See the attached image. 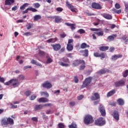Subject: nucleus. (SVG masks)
Listing matches in <instances>:
<instances>
[{"label":"nucleus","instance_id":"1","mask_svg":"<svg viewBox=\"0 0 128 128\" xmlns=\"http://www.w3.org/2000/svg\"><path fill=\"white\" fill-rule=\"evenodd\" d=\"M12 86H18L20 84L18 82V80L17 78H12L9 81L5 82V86H10V84H12Z\"/></svg>","mask_w":128,"mask_h":128},{"label":"nucleus","instance_id":"2","mask_svg":"<svg viewBox=\"0 0 128 128\" xmlns=\"http://www.w3.org/2000/svg\"><path fill=\"white\" fill-rule=\"evenodd\" d=\"M106 120H104V118L100 117L98 119L95 120V126H102L106 124Z\"/></svg>","mask_w":128,"mask_h":128},{"label":"nucleus","instance_id":"3","mask_svg":"<svg viewBox=\"0 0 128 128\" xmlns=\"http://www.w3.org/2000/svg\"><path fill=\"white\" fill-rule=\"evenodd\" d=\"M94 117L90 115H86L84 118V123L85 124H90L94 122Z\"/></svg>","mask_w":128,"mask_h":128},{"label":"nucleus","instance_id":"4","mask_svg":"<svg viewBox=\"0 0 128 128\" xmlns=\"http://www.w3.org/2000/svg\"><path fill=\"white\" fill-rule=\"evenodd\" d=\"M92 76H89L86 78L82 83L81 88H86L88 86H89L90 82H92Z\"/></svg>","mask_w":128,"mask_h":128},{"label":"nucleus","instance_id":"5","mask_svg":"<svg viewBox=\"0 0 128 128\" xmlns=\"http://www.w3.org/2000/svg\"><path fill=\"white\" fill-rule=\"evenodd\" d=\"M62 60L64 62H59L58 64L60 66H70V64H70V60L68 58L64 57L62 58Z\"/></svg>","mask_w":128,"mask_h":128},{"label":"nucleus","instance_id":"6","mask_svg":"<svg viewBox=\"0 0 128 128\" xmlns=\"http://www.w3.org/2000/svg\"><path fill=\"white\" fill-rule=\"evenodd\" d=\"M74 40L69 39L66 46V50L68 52H72L74 50Z\"/></svg>","mask_w":128,"mask_h":128},{"label":"nucleus","instance_id":"7","mask_svg":"<svg viewBox=\"0 0 128 128\" xmlns=\"http://www.w3.org/2000/svg\"><path fill=\"white\" fill-rule=\"evenodd\" d=\"M114 84L116 88H120V86H126V82L124 80H122L114 82Z\"/></svg>","mask_w":128,"mask_h":128},{"label":"nucleus","instance_id":"8","mask_svg":"<svg viewBox=\"0 0 128 128\" xmlns=\"http://www.w3.org/2000/svg\"><path fill=\"white\" fill-rule=\"evenodd\" d=\"M82 64H86V62L84 60H77L73 61L72 66H78V65Z\"/></svg>","mask_w":128,"mask_h":128},{"label":"nucleus","instance_id":"9","mask_svg":"<svg viewBox=\"0 0 128 128\" xmlns=\"http://www.w3.org/2000/svg\"><path fill=\"white\" fill-rule=\"evenodd\" d=\"M94 56L95 58H100L101 60H102V58H106V54L104 52L100 54L99 52H96L94 54Z\"/></svg>","mask_w":128,"mask_h":128},{"label":"nucleus","instance_id":"10","mask_svg":"<svg viewBox=\"0 0 128 128\" xmlns=\"http://www.w3.org/2000/svg\"><path fill=\"white\" fill-rule=\"evenodd\" d=\"M91 6L92 8H94V10H102V6L100 4L96 2H93Z\"/></svg>","mask_w":128,"mask_h":128},{"label":"nucleus","instance_id":"11","mask_svg":"<svg viewBox=\"0 0 128 128\" xmlns=\"http://www.w3.org/2000/svg\"><path fill=\"white\" fill-rule=\"evenodd\" d=\"M42 86L43 88H45L48 90H50V88H52V83L48 81L45 82L42 84Z\"/></svg>","mask_w":128,"mask_h":128},{"label":"nucleus","instance_id":"12","mask_svg":"<svg viewBox=\"0 0 128 128\" xmlns=\"http://www.w3.org/2000/svg\"><path fill=\"white\" fill-rule=\"evenodd\" d=\"M48 18H54L55 22L56 24H60V22H62V20L60 16H50L48 17Z\"/></svg>","mask_w":128,"mask_h":128},{"label":"nucleus","instance_id":"13","mask_svg":"<svg viewBox=\"0 0 128 128\" xmlns=\"http://www.w3.org/2000/svg\"><path fill=\"white\" fill-rule=\"evenodd\" d=\"M112 116L116 120L117 122L120 120V114H118V111L114 110L112 114Z\"/></svg>","mask_w":128,"mask_h":128},{"label":"nucleus","instance_id":"14","mask_svg":"<svg viewBox=\"0 0 128 128\" xmlns=\"http://www.w3.org/2000/svg\"><path fill=\"white\" fill-rule=\"evenodd\" d=\"M66 5L68 8L70 10L71 12H76V8L72 5L70 4V2L68 1L66 2Z\"/></svg>","mask_w":128,"mask_h":128},{"label":"nucleus","instance_id":"15","mask_svg":"<svg viewBox=\"0 0 128 128\" xmlns=\"http://www.w3.org/2000/svg\"><path fill=\"white\" fill-rule=\"evenodd\" d=\"M51 46L52 47L54 50H55V52H58V50H60L62 48V46L60 44H52Z\"/></svg>","mask_w":128,"mask_h":128},{"label":"nucleus","instance_id":"16","mask_svg":"<svg viewBox=\"0 0 128 128\" xmlns=\"http://www.w3.org/2000/svg\"><path fill=\"white\" fill-rule=\"evenodd\" d=\"M94 96H92L90 98L92 100H100V94L98 92H95L94 94Z\"/></svg>","mask_w":128,"mask_h":128},{"label":"nucleus","instance_id":"17","mask_svg":"<svg viewBox=\"0 0 128 128\" xmlns=\"http://www.w3.org/2000/svg\"><path fill=\"white\" fill-rule=\"evenodd\" d=\"M99 110L102 116H106V113L104 107L101 105Z\"/></svg>","mask_w":128,"mask_h":128},{"label":"nucleus","instance_id":"18","mask_svg":"<svg viewBox=\"0 0 128 128\" xmlns=\"http://www.w3.org/2000/svg\"><path fill=\"white\" fill-rule=\"evenodd\" d=\"M106 72H110L108 69L103 68L98 72V74H106Z\"/></svg>","mask_w":128,"mask_h":128},{"label":"nucleus","instance_id":"19","mask_svg":"<svg viewBox=\"0 0 128 128\" xmlns=\"http://www.w3.org/2000/svg\"><path fill=\"white\" fill-rule=\"evenodd\" d=\"M122 54H114L112 56V60H116L118 58H122Z\"/></svg>","mask_w":128,"mask_h":128},{"label":"nucleus","instance_id":"20","mask_svg":"<svg viewBox=\"0 0 128 128\" xmlns=\"http://www.w3.org/2000/svg\"><path fill=\"white\" fill-rule=\"evenodd\" d=\"M116 36H117V35L116 34L108 36L107 38V40L108 42H112V40H114V38H116Z\"/></svg>","mask_w":128,"mask_h":128},{"label":"nucleus","instance_id":"21","mask_svg":"<svg viewBox=\"0 0 128 128\" xmlns=\"http://www.w3.org/2000/svg\"><path fill=\"white\" fill-rule=\"evenodd\" d=\"M50 100H48V98H40L38 99V102H48Z\"/></svg>","mask_w":128,"mask_h":128},{"label":"nucleus","instance_id":"22","mask_svg":"<svg viewBox=\"0 0 128 128\" xmlns=\"http://www.w3.org/2000/svg\"><path fill=\"white\" fill-rule=\"evenodd\" d=\"M102 16L106 20H112V16L110 14H102Z\"/></svg>","mask_w":128,"mask_h":128},{"label":"nucleus","instance_id":"23","mask_svg":"<svg viewBox=\"0 0 128 128\" xmlns=\"http://www.w3.org/2000/svg\"><path fill=\"white\" fill-rule=\"evenodd\" d=\"M65 24L67 26H70L72 30H76V24H70L68 22H66Z\"/></svg>","mask_w":128,"mask_h":128},{"label":"nucleus","instance_id":"24","mask_svg":"<svg viewBox=\"0 0 128 128\" xmlns=\"http://www.w3.org/2000/svg\"><path fill=\"white\" fill-rule=\"evenodd\" d=\"M12 4H14V0H5V6H12Z\"/></svg>","mask_w":128,"mask_h":128},{"label":"nucleus","instance_id":"25","mask_svg":"<svg viewBox=\"0 0 128 128\" xmlns=\"http://www.w3.org/2000/svg\"><path fill=\"white\" fill-rule=\"evenodd\" d=\"M117 104L119 106H124V100L122 98H119L117 100Z\"/></svg>","mask_w":128,"mask_h":128},{"label":"nucleus","instance_id":"26","mask_svg":"<svg viewBox=\"0 0 128 128\" xmlns=\"http://www.w3.org/2000/svg\"><path fill=\"white\" fill-rule=\"evenodd\" d=\"M44 108V105L42 104H38L36 105L34 107L35 110H42Z\"/></svg>","mask_w":128,"mask_h":128},{"label":"nucleus","instance_id":"27","mask_svg":"<svg viewBox=\"0 0 128 128\" xmlns=\"http://www.w3.org/2000/svg\"><path fill=\"white\" fill-rule=\"evenodd\" d=\"M116 94V90H110V92H108L106 96L108 98H110V96H114Z\"/></svg>","mask_w":128,"mask_h":128},{"label":"nucleus","instance_id":"28","mask_svg":"<svg viewBox=\"0 0 128 128\" xmlns=\"http://www.w3.org/2000/svg\"><path fill=\"white\" fill-rule=\"evenodd\" d=\"M31 64H36V66H40V68H42V64L38 62H36V60H31Z\"/></svg>","mask_w":128,"mask_h":128},{"label":"nucleus","instance_id":"29","mask_svg":"<svg viewBox=\"0 0 128 128\" xmlns=\"http://www.w3.org/2000/svg\"><path fill=\"white\" fill-rule=\"evenodd\" d=\"M108 46H102L100 47L99 50L100 52H106V50H108Z\"/></svg>","mask_w":128,"mask_h":128},{"label":"nucleus","instance_id":"30","mask_svg":"<svg viewBox=\"0 0 128 128\" xmlns=\"http://www.w3.org/2000/svg\"><path fill=\"white\" fill-rule=\"evenodd\" d=\"M7 122L8 123V124H10L12 126V124H14V119L8 118H7Z\"/></svg>","mask_w":128,"mask_h":128},{"label":"nucleus","instance_id":"31","mask_svg":"<svg viewBox=\"0 0 128 128\" xmlns=\"http://www.w3.org/2000/svg\"><path fill=\"white\" fill-rule=\"evenodd\" d=\"M122 38L123 40H126L124 42V44H127L128 42V36H126V35L122 36Z\"/></svg>","mask_w":128,"mask_h":128},{"label":"nucleus","instance_id":"32","mask_svg":"<svg viewBox=\"0 0 128 128\" xmlns=\"http://www.w3.org/2000/svg\"><path fill=\"white\" fill-rule=\"evenodd\" d=\"M90 48V45H88L86 43H82L80 46V48Z\"/></svg>","mask_w":128,"mask_h":128},{"label":"nucleus","instance_id":"33","mask_svg":"<svg viewBox=\"0 0 128 128\" xmlns=\"http://www.w3.org/2000/svg\"><path fill=\"white\" fill-rule=\"evenodd\" d=\"M58 40V38H50L46 40V42L50 44V42H56Z\"/></svg>","mask_w":128,"mask_h":128},{"label":"nucleus","instance_id":"34","mask_svg":"<svg viewBox=\"0 0 128 128\" xmlns=\"http://www.w3.org/2000/svg\"><path fill=\"white\" fill-rule=\"evenodd\" d=\"M42 18V16L40 15H36L34 16V22H36V20H40Z\"/></svg>","mask_w":128,"mask_h":128},{"label":"nucleus","instance_id":"35","mask_svg":"<svg viewBox=\"0 0 128 128\" xmlns=\"http://www.w3.org/2000/svg\"><path fill=\"white\" fill-rule=\"evenodd\" d=\"M99 32H94V34L98 36H104V31L101 30Z\"/></svg>","mask_w":128,"mask_h":128},{"label":"nucleus","instance_id":"36","mask_svg":"<svg viewBox=\"0 0 128 128\" xmlns=\"http://www.w3.org/2000/svg\"><path fill=\"white\" fill-rule=\"evenodd\" d=\"M30 4H28V3H25L22 6H21L20 7V10H24V8H26V6H29Z\"/></svg>","mask_w":128,"mask_h":128},{"label":"nucleus","instance_id":"37","mask_svg":"<svg viewBox=\"0 0 128 128\" xmlns=\"http://www.w3.org/2000/svg\"><path fill=\"white\" fill-rule=\"evenodd\" d=\"M1 122L2 126H8V120L6 119H2Z\"/></svg>","mask_w":128,"mask_h":128},{"label":"nucleus","instance_id":"38","mask_svg":"<svg viewBox=\"0 0 128 128\" xmlns=\"http://www.w3.org/2000/svg\"><path fill=\"white\" fill-rule=\"evenodd\" d=\"M83 54L84 56H88V49H86L85 50H83Z\"/></svg>","mask_w":128,"mask_h":128},{"label":"nucleus","instance_id":"39","mask_svg":"<svg viewBox=\"0 0 128 128\" xmlns=\"http://www.w3.org/2000/svg\"><path fill=\"white\" fill-rule=\"evenodd\" d=\"M18 78H19L20 80H24L26 78V76L24 74H20L18 76Z\"/></svg>","mask_w":128,"mask_h":128},{"label":"nucleus","instance_id":"40","mask_svg":"<svg viewBox=\"0 0 128 128\" xmlns=\"http://www.w3.org/2000/svg\"><path fill=\"white\" fill-rule=\"evenodd\" d=\"M40 94L41 96H46V98H48V96H50L48 93L46 92H41Z\"/></svg>","mask_w":128,"mask_h":128},{"label":"nucleus","instance_id":"41","mask_svg":"<svg viewBox=\"0 0 128 128\" xmlns=\"http://www.w3.org/2000/svg\"><path fill=\"white\" fill-rule=\"evenodd\" d=\"M32 94V91L28 90L25 92L24 94L26 96H30V94Z\"/></svg>","mask_w":128,"mask_h":128},{"label":"nucleus","instance_id":"42","mask_svg":"<svg viewBox=\"0 0 128 128\" xmlns=\"http://www.w3.org/2000/svg\"><path fill=\"white\" fill-rule=\"evenodd\" d=\"M33 6H34V8H40V4L38 3H34L33 4Z\"/></svg>","mask_w":128,"mask_h":128},{"label":"nucleus","instance_id":"43","mask_svg":"<svg viewBox=\"0 0 128 128\" xmlns=\"http://www.w3.org/2000/svg\"><path fill=\"white\" fill-rule=\"evenodd\" d=\"M90 30H92V32H98L102 30V28H91Z\"/></svg>","mask_w":128,"mask_h":128},{"label":"nucleus","instance_id":"44","mask_svg":"<svg viewBox=\"0 0 128 128\" xmlns=\"http://www.w3.org/2000/svg\"><path fill=\"white\" fill-rule=\"evenodd\" d=\"M123 77L126 78L128 76V70H126L124 71V72L123 74Z\"/></svg>","mask_w":128,"mask_h":128},{"label":"nucleus","instance_id":"45","mask_svg":"<svg viewBox=\"0 0 128 128\" xmlns=\"http://www.w3.org/2000/svg\"><path fill=\"white\" fill-rule=\"evenodd\" d=\"M36 98V94L32 95L30 98V100H34Z\"/></svg>","mask_w":128,"mask_h":128},{"label":"nucleus","instance_id":"46","mask_svg":"<svg viewBox=\"0 0 128 128\" xmlns=\"http://www.w3.org/2000/svg\"><path fill=\"white\" fill-rule=\"evenodd\" d=\"M40 56H44L46 54L44 53V52L42 50H40L38 52Z\"/></svg>","mask_w":128,"mask_h":128},{"label":"nucleus","instance_id":"47","mask_svg":"<svg viewBox=\"0 0 128 128\" xmlns=\"http://www.w3.org/2000/svg\"><path fill=\"white\" fill-rule=\"evenodd\" d=\"M78 32H80V34H86V31L84 29H80L78 30Z\"/></svg>","mask_w":128,"mask_h":128},{"label":"nucleus","instance_id":"48","mask_svg":"<svg viewBox=\"0 0 128 128\" xmlns=\"http://www.w3.org/2000/svg\"><path fill=\"white\" fill-rule=\"evenodd\" d=\"M42 118L44 120H48V116H46V114H44V113H43Z\"/></svg>","mask_w":128,"mask_h":128},{"label":"nucleus","instance_id":"49","mask_svg":"<svg viewBox=\"0 0 128 128\" xmlns=\"http://www.w3.org/2000/svg\"><path fill=\"white\" fill-rule=\"evenodd\" d=\"M69 104L70 106H76V102L74 101H71L70 102Z\"/></svg>","mask_w":128,"mask_h":128},{"label":"nucleus","instance_id":"50","mask_svg":"<svg viewBox=\"0 0 128 128\" xmlns=\"http://www.w3.org/2000/svg\"><path fill=\"white\" fill-rule=\"evenodd\" d=\"M58 126L59 128H64V124L63 123H59L58 124Z\"/></svg>","mask_w":128,"mask_h":128},{"label":"nucleus","instance_id":"51","mask_svg":"<svg viewBox=\"0 0 128 128\" xmlns=\"http://www.w3.org/2000/svg\"><path fill=\"white\" fill-rule=\"evenodd\" d=\"M74 82L75 84H78V76H74Z\"/></svg>","mask_w":128,"mask_h":128},{"label":"nucleus","instance_id":"52","mask_svg":"<svg viewBox=\"0 0 128 128\" xmlns=\"http://www.w3.org/2000/svg\"><path fill=\"white\" fill-rule=\"evenodd\" d=\"M56 10L57 12H62V10H64V8H60V7H58L56 8Z\"/></svg>","mask_w":128,"mask_h":128},{"label":"nucleus","instance_id":"53","mask_svg":"<svg viewBox=\"0 0 128 128\" xmlns=\"http://www.w3.org/2000/svg\"><path fill=\"white\" fill-rule=\"evenodd\" d=\"M30 10H31V12H38V10L34 8H32V7L30 8Z\"/></svg>","mask_w":128,"mask_h":128},{"label":"nucleus","instance_id":"54","mask_svg":"<svg viewBox=\"0 0 128 128\" xmlns=\"http://www.w3.org/2000/svg\"><path fill=\"white\" fill-rule=\"evenodd\" d=\"M50 62H52V58H49L46 60V63L50 64Z\"/></svg>","mask_w":128,"mask_h":128},{"label":"nucleus","instance_id":"55","mask_svg":"<svg viewBox=\"0 0 128 128\" xmlns=\"http://www.w3.org/2000/svg\"><path fill=\"white\" fill-rule=\"evenodd\" d=\"M69 128H76V124H72L68 126Z\"/></svg>","mask_w":128,"mask_h":128},{"label":"nucleus","instance_id":"56","mask_svg":"<svg viewBox=\"0 0 128 128\" xmlns=\"http://www.w3.org/2000/svg\"><path fill=\"white\" fill-rule=\"evenodd\" d=\"M32 34L30 33V32H26L24 33V36H32Z\"/></svg>","mask_w":128,"mask_h":128},{"label":"nucleus","instance_id":"57","mask_svg":"<svg viewBox=\"0 0 128 128\" xmlns=\"http://www.w3.org/2000/svg\"><path fill=\"white\" fill-rule=\"evenodd\" d=\"M115 8L117 10H118L119 8H120V4H118V3H116L115 4Z\"/></svg>","mask_w":128,"mask_h":128},{"label":"nucleus","instance_id":"58","mask_svg":"<svg viewBox=\"0 0 128 128\" xmlns=\"http://www.w3.org/2000/svg\"><path fill=\"white\" fill-rule=\"evenodd\" d=\"M28 10H30V8H26L25 10L22 12V14H28Z\"/></svg>","mask_w":128,"mask_h":128},{"label":"nucleus","instance_id":"59","mask_svg":"<svg viewBox=\"0 0 128 128\" xmlns=\"http://www.w3.org/2000/svg\"><path fill=\"white\" fill-rule=\"evenodd\" d=\"M110 106H116V103L114 102H110L109 103Z\"/></svg>","mask_w":128,"mask_h":128},{"label":"nucleus","instance_id":"60","mask_svg":"<svg viewBox=\"0 0 128 128\" xmlns=\"http://www.w3.org/2000/svg\"><path fill=\"white\" fill-rule=\"evenodd\" d=\"M84 68H86V66L82 65L80 66L79 70H84Z\"/></svg>","mask_w":128,"mask_h":128},{"label":"nucleus","instance_id":"61","mask_svg":"<svg viewBox=\"0 0 128 128\" xmlns=\"http://www.w3.org/2000/svg\"><path fill=\"white\" fill-rule=\"evenodd\" d=\"M33 26L34 25L32 24H29L28 26L27 27V30H30V28H32Z\"/></svg>","mask_w":128,"mask_h":128},{"label":"nucleus","instance_id":"62","mask_svg":"<svg viewBox=\"0 0 128 128\" xmlns=\"http://www.w3.org/2000/svg\"><path fill=\"white\" fill-rule=\"evenodd\" d=\"M84 98V95H80L78 97V100H82Z\"/></svg>","mask_w":128,"mask_h":128},{"label":"nucleus","instance_id":"63","mask_svg":"<svg viewBox=\"0 0 128 128\" xmlns=\"http://www.w3.org/2000/svg\"><path fill=\"white\" fill-rule=\"evenodd\" d=\"M60 36L62 38H64L65 36H66V34L63 33L62 34H60Z\"/></svg>","mask_w":128,"mask_h":128},{"label":"nucleus","instance_id":"64","mask_svg":"<svg viewBox=\"0 0 128 128\" xmlns=\"http://www.w3.org/2000/svg\"><path fill=\"white\" fill-rule=\"evenodd\" d=\"M33 122H38V118L36 117H33L32 118Z\"/></svg>","mask_w":128,"mask_h":128}]
</instances>
